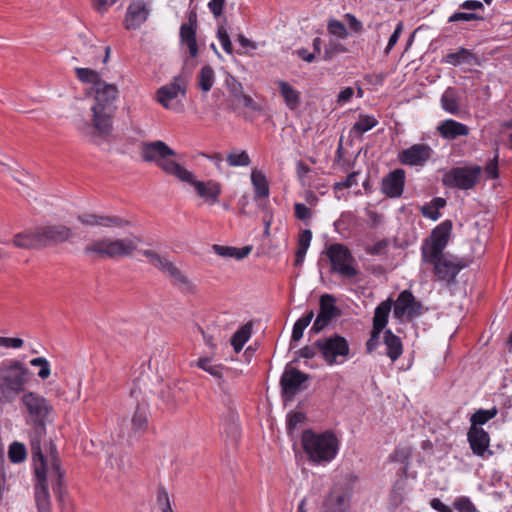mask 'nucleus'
Masks as SVG:
<instances>
[{
	"mask_svg": "<svg viewBox=\"0 0 512 512\" xmlns=\"http://www.w3.org/2000/svg\"><path fill=\"white\" fill-rule=\"evenodd\" d=\"M452 230V222L445 220L436 226L421 246L423 264L431 265L435 277L439 281L451 284L458 273L466 267V262L449 253H444Z\"/></svg>",
	"mask_w": 512,
	"mask_h": 512,
	"instance_id": "obj_1",
	"label": "nucleus"
},
{
	"mask_svg": "<svg viewBox=\"0 0 512 512\" xmlns=\"http://www.w3.org/2000/svg\"><path fill=\"white\" fill-rule=\"evenodd\" d=\"M33 377L26 364L16 358L0 362V403L11 404L26 392Z\"/></svg>",
	"mask_w": 512,
	"mask_h": 512,
	"instance_id": "obj_2",
	"label": "nucleus"
},
{
	"mask_svg": "<svg viewBox=\"0 0 512 512\" xmlns=\"http://www.w3.org/2000/svg\"><path fill=\"white\" fill-rule=\"evenodd\" d=\"M20 402L26 415V422L33 428L31 452L34 454V444L41 449L40 442L46 434V423L53 412V407L44 396L34 391L24 392Z\"/></svg>",
	"mask_w": 512,
	"mask_h": 512,
	"instance_id": "obj_3",
	"label": "nucleus"
},
{
	"mask_svg": "<svg viewBox=\"0 0 512 512\" xmlns=\"http://www.w3.org/2000/svg\"><path fill=\"white\" fill-rule=\"evenodd\" d=\"M301 445L308 460L317 465L330 463L339 450V440L331 431L317 433L311 429L304 430L301 435Z\"/></svg>",
	"mask_w": 512,
	"mask_h": 512,
	"instance_id": "obj_4",
	"label": "nucleus"
},
{
	"mask_svg": "<svg viewBox=\"0 0 512 512\" xmlns=\"http://www.w3.org/2000/svg\"><path fill=\"white\" fill-rule=\"evenodd\" d=\"M140 156L144 162L155 163L163 172L180 181L192 179V172L172 159L176 152L161 140L142 143Z\"/></svg>",
	"mask_w": 512,
	"mask_h": 512,
	"instance_id": "obj_5",
	"label": "nucleus"
},
{
	"mask_svg": "<svg viewBox=\"0 0 512 512\" xmlns=\"http://www.w3.org/2000/svg\"><path fill=\"white\" fill-rule=\"evenodd\" d=\"M138 237L124 239L102 238L84 248L86 255L95 254L100 258H118L130 256L138 247Z\"/></svg>",
	"mask_w": 512,
	"mask_h": 512,
	"instance_id": "obj_6",
	"label": "nucleus"
},
{
	"mask_svg": "<svg viewBox=\"0 0 512 512\" xmlns=\"http://www.w3.org/2000/svg\"><path fill=\"white\" fill-rule=\"evenodd\" d=\"M325 254L330 262V271L346 279L359 275L357 261L350 249L342 243H333L326 247Z\"/></svg>",
	"mask_w": 512,
	"mask_h": 512,
	"instance_id": "obj_7",
	"label": "nucleus"
},
{
	"mask_svg": "<svg viewBox=\"0 0 512 512\" xmlns=\"http://www.w3.org/2000/svg\"><path fill=\"white\" fill-rule=\"evenodd\" d=\"M142 254L148 259L149 263L164 273L171 284L184 293H194L196 286L178 267L171 262L168 257L160 255L153 250H143Z\"/></svg>",
	"mask_w": 512,
	"mask_h": 512,
	"instance_id": "obj_8",
	"label": "nucleus"
},
{
	"mask_svg": "<svg viewBox=\"0 0 512 512\" xmlns=\"http://www.w3.org/2000/svg\"><path fill=\"white\" fill-rule=\"evenodd\" d=\"M34 472L36 476L35 501L38 512H52L50 494L47 486L49 478L50 463L44 458L41 449L34 444V454H32Z\"/></svg>",
	"mask_w": 512,
	"mask_h": 512,
	"instance_id": "obj_9",
	"label": "nucleus"
},
{
	"mask_svg": "<svg viewBox=\"0 0 512 512\" xmlns=\"http://www.w3.org/2000/svg\"><path fill=\"white\" fill-rule=\"evenodd\" d=\"M188 77L179 74L172 81L158 88L156 92L157 102L165 109L174 112L182 110L181 99L186 96Z\"/></svg>",
	"mask_w": 512,
	"mask_h": 512,
	"instance_id": "obj_10",
	"label": "nucleus"
},
{
	"mask_svg": "<svg viewBox=\"0 0 512 512\" xmlns=\"http://www.w3.org/2000/svg\"><path fill=\"white\" fill-rule=\"evenodd\" d=\"M481 173L482 168L478 165L454 167L444 174L442 182L446 187L470 190L479 181Z\"/></svg>",
	"mask_w": 512,
	"mask_h": 512,
	"instance_id": "obj_11",
	"label": "nucleus"
},
{
	"mask_svg": "<svg viewBox=\"0 0 512 512\" xmlns=\"http://www.w3.org/2000/svg\"><path fill=\"white\" fill-rule=\"evenodd\" d=\"M315 345L328 365L344 363L350 352L347 340L340 335L317 340Z\"/></svg>",
	"mask_w": 512,
	"mask_h": 512,
	"instance_id": "obj_12",
	"label": "nucleus"
},
{
	"mask_svg": "<svg viewBox=\"0 0 512 512\" xmlns=\"http://www.w3.org/2000/svg\"><path fill=\"white\" fill-rule=\"evenodd\" d=\"M64 470L61 468L60 460L53 455L50 461L49 479L52 482V489L57 497L59 507L62 512H73V503L67 495V489L64 485Z\"/></svg>",
	"mask_w": 512,
	"mask_h": 512,
	"instance_id": "obj_13",
	"label": "nucleus"
},
{
	"mask_svg": "<svg viewBox=\"0 0 512 512\" xmlns=\"http://www.w3.org/2000/svg\"><path fill=\"white\" fill-rule=\"evenodd\" d=\"M98 40L93 37L80 36L77 43V53L86 63L97 64L98 62L107 63L110 57L111 49L109 46L98 45Z\"/></svg>",
	"mask_w": 512,
	"mask_h": 512,
	"instance_id": "obj_14",
	"label": "nucleus"
},
{
	"mask_svg": "<svg viewBox=\"0 0 512 512\" xmlns=\"http://www.w3.org/2000/svg\"><path fill=\"white\" fill-rule=\"evenodd\" d=\"M308 380V374L296 368H286L280 380L283 399L292 401L299 392L305 389L304 384Z\"/></svg>",
	"mask_w": 512,
	"mask_h": 512,
	"instance_id": "obj_15",
	"label": "nucleus"
},
{
	"mask_svg": "<svg viewBox=\"0 0 512 512\" xmlns=\"http://www.w3.org/2000/svg\"><path fill=\"white\" fill-rule=\"evenodd\" d=\"M434 151L428 144H414L398 154L401 164L407 166H424L432 157Z\"/></svg>",
	"mask_w": 512,
	"mask_h": 512,
	"instance_id": "obj_16",
	"label": "nucleus"
},
{
	"mask_svg": "<svg viewBox=\"0 0 512 512\" xmlns=\"http://www.w3.org/2000/svg\"><path fill=\"white\" fill-rule=\"evenodd\" d=\"M72 231L65 225H45L37 228V237L41 246H53L68 241Z\"/></svg>",
	"mask_w": 512,
	"mask_h": 512,
	"instance_id": "obj_17",
	"label": "nucleus"
},
{
	"mask_svg": "<svg viewBox=\"0 0 512 512\" xmlns=\"http://www.w3.org/2000/svg\"><path fill=\"white\" fill-rule=\"evenodd\" d=\"M150 14V8L146 0H132L127 7L124 26L127 30H136L144 24Z\"/></svg>",
	"mask_w": 512,
	"mask_h": 512,
	"instance_id": "obj_18",
	"label": "nucleus"
},
{
	"mask_svg": "<svg viewBox=\"0 0 512 512\" xmlns=\"http://www.w3.org/2000/svg\"><path fill=\"white\" fill-rule=\"evenodd\" d=\"M467 440L474 455L487 459L493 455L490 450V436L481 427H470L467 433Z\"/></svg>",
	"mask_w": 512,
	"mask_h": 512,
	"instance_id": "obj_19",
	"label": "nucleus"
},
{
	"mask_svg": "<svg viewBox=\"0 0 512 512\" xmlns=\"http://www.w3.org/2000/svg\"><path fill=\"white\" fill-rule=\"evenodd\" d=\"M333 295L324 294L320 297L319 313L313 323L312 330L316 333L324 329L335 317L339 316L340 311L335 305Z\"/></svg>",
	"mask_w": 512,
	"mask_h": 512,
	"instance_id": "obj_20",
	"label": "nucleus"
},
{
	"mask_svg": "<svg viewBox=\"0 0 512 512\" xmlns=\"http://www.w3.org/2000/svg\"><path fill=\"white\" fill-rule=\"evenodd\" d=\"M92 117V126L95 132L100 136H108L113 129V118L116 113V108H110L109 105L105 107L90 108Z\"/></svg>",
	"mask_w": 512,
	"mask_h": 512,
	"instance_id": "obj_21",
	"label": "nucleus"
},
{
	"mask_svg": "<svg viewBox=\"0 0 512 512\" xmlns=\"http://www.w3.org/2000/svg\"><path fill=\"white\" fill-rule=\"evenodd\" d=\"M306 498H303L298 507L297 512H307ZM349 497L347 493L333 489L325 498L321 512H345L348 507Z\"/></svg>",
	"mask_w": 512,
	"mask_h": 512,
	"instance_id": "obj_22",
	"label": "nucleus"
},
{
	"mask_svg": "<svg viewBox=\"0 0 512 512\" xmlns=\"http://www.w3.org/2000/svg\"><path fill=\"white\" fill-rule=\"evenodd\" d=\"M394 316L402 319L407 316L413 318L421 313V304L415 301V297L409 290L402 291L394 304Z\"/></svg>",
	"mask_w": 512,
	"mask_h": 512,
	"instance_id": "obj_23",
	"label": "nucleus"
},
{
	"mask_svg": "<svg viewBox=\"0 0 512 512\" xmlns=\"http://www.w3.org/2000/svg\"><path fill=\"white\" fill-rule=\"evenodd\" d=\"M405 171L397 168L389 172L381 181V192L389 198H399L405 186Z\"/></svg>",
	"mask_w": 512,
	"mask_h": 512,
	"instance_id": "obj_24",
	"label": "nucleus"
},
{
	"mask_svg": "<svg viewBox=\"0 0 512 512\" xmlns=\"http://www.w3.org/2000/svg\"><path fill=\"white\" fill-rule=\"evenodd\" d=\"M94 91V107H105L116 108L115 104L118 98V88L114 84L98 83V86Z\"/></svg>",
	"mask_w": 512,
	"mask_h": 512,
	"instance_id": "obj_25",
	"label": "nucleus"
},
{
	"mask_svg": "<svg viewBox=\"0 0 512 512\" xmlns=\"http://www.w3.org/2000/svg\"><path fill=\"white\" fill-rule=\"evenodd\" d=\"M186 183H190L194 186L197 194L208 201L211 204L217 203L219 200V196L222 192V188L220 183L209 180V181H197L194 179V174L192 173V179L190 181H185Z\"/></svg>",
	"mask_w": 512,
	"mask_h": 512,
	"instance_id": "obj_26",
	"label": "nucleus"
},
{
	"mask_svg": "<svg viewBox=\"0 0 512 512\" xmlns=\"http://www.w3.org/2000/svg\"><path fill=\"white\" fill-rule=\"evenodd\" d=\"M196 27L197 20L195 14H191L189 16V22L182 24L180 27L181 43L187 46L189 54L192 58L196 57L198 54V45L196 41Z\"/></svg>",
	"mask_w": 512,
	"mask_h": 512,
	"instance_id": "obj_27",
	"label": "nucleus"
},
{
	"mask_svg": "<svg viewBox=\"0 0 512 512\" xmlns=\"http://www.w3.org/2000/svg\"><path fill=\"white\" fill-rule=\"evenodd\" d=\"M437 132L443 139L455 140L458 137L468 136L470 129L466 124L454 119H446L437 126Z\"/></svg>",
	"mask_w": 512,
	"mask_h": 512,
	"instance_id": "obj_28",
	"label": "nucleus"
},
{
	"mask_svg": "<svg viewBox=\"0 0 512 512\" xmlns=\"http://www.w3.org/2000/svg\"><path fill=\"white\" fill-rule=\"evenodd\" d=\"M225 83L234 101H237L244 107L249 108L251 110L259 109L257 103L253 100L251 96L244 93L242 84L238 82L233 76L228 75L225 80Z\"/></svg>",
	"mask_w": 512,
	"mask_h": 512,
	"instance_id": "obj_29",
	"label": "nucleus"
},
{
	"mask_svg": "<svg viewBox=\"0 0 512 512\" xmlns=\"http://www.w3.org/2000/svg\"><path fill=\"white\" fill-rule=\"evenodd\" d=\"M78 220L88 226L122 227L128 224L127 221L114 216H101L91 213H84L78 216Z\"/></svg>",
	"mask_w": 512,
	"mask_h": 512,
	"instance_id": "obj_30",
	"label": "nucleus"
},
{
	"mask_svg": "<svg viewBox=\"0 0 512 512\" xmlns=\"http://www.w3.org/2000/svg\"><path fill=\"white\" fill-rule=\"evenodd\" d=\"M442 63L452 66H460L464 64L472 66L478 65L479 59L471 50L461 47L456 52L446 54L442 59Z\"/></svg>",
	"mask_w": 512,
	"mask_h": 512,
	"instance_id": "obj_31",
	"label": "nucleus"
},
{
	"mask_svg": "<svg viewBox=\"0 0 512 512\" xmlns=\"http://www.w3.org/2000/svg\"><path fill=\"white\" fill-rule=\"evenodd\" d=\"M383 342L386 347L385 354L389 359L392 362L398 360L403 353V344L400 337L395 335L390 329H387L384 331Z\"/></svg>",
	"mask_w": 512,
	"mask_h": 512,
	"instance_id": "obj_32",
	"label": "nucleus"
},
{
	"mask_svg": "<svg viewBox=\"0 0 512 512\" xmlns=\"http://www.w3.org/2000/svg\"><path fill=\"white\" fill-rule=\"evenodd\" d=\"M277 85L287 108L290 110L297 109L300 105V92L284 80H278Z\"/></svg>",
	"mask_w": 512,
	"mask_h": 512,
	"instance_id": "obj_33",
	"label": "nucleus"
},
{
	"mask_svg": "<svg viewBox=\"0 0 512 512\" xmlns=\"http://www.w3.org/2000/svg\"><path fill=\"white\" fill-rule=\"evenodd\" d=\"M212 249L217 255H219L221 257L235 258L238 260H241V259L247 257L252 250V248L250 246L236 248V247H232V246H224V245H219V244H214L212 246Z\"/></svg>",
	"mask_w": 512,
	"mask_h": 512,
	"instance_id": "obj_34",
	"label": "nucleus"
},
{
	"mask_svg": "<svg viewBox=\"0 0 512 512\" xmlns=\"http://www.w3.org/2000/svg\"><path fill=\"white\" fill-rule=\"evenodd\" d=\"M392 302L390 299L381 302L375 309L373 317L374 330H382L388 323Z\"/></svg>",
	"mask_w": 512,
	"mask_h": 512,
	"instance_id": "obj_35",
	"label": "nucleus"
},
{
	"mask_svg": "<svg viewBox=\"0 0 512 512\" xmlns=\"http://www.w3.org/2000/svg\"><path fill=\"white\" fill-rule=\"evenodd\" d=\"M446 205V200L441 197L433 198L429 203L424 204L421 208V214L433 221L440 218L441 214L439 210Z\"/></svg>",
	"mask_w": 512,
	"mask_h": 512,
	"instance_id": "obj_36",
	"label": "nucleus"
},
{
	"mask_svg": "<svg viewBox=\"0 0 512 512\" xmlns=\"http://www.w3.org/2000/svg\"><path fill=\"white\" fill-rule=\"evenodd\" d=\"M252 335V323L248 322L238 329L231 338V345L233 346L236 353H239L245 343L250 339Z\"/></svg>",
	"mask_w": 512,
	"mask_h": 512,
	"instance_id": "obj_37",
	"label": "nucleus"
},
{
	"mask_svg": "<svg viewBox=\"0 0 512 512\" xmlns=\"http://www.w3.org/2000/svg\"><path fill=\"white\" fill-rule=\"evenodd\" d=\"M251 182L255 190L256 198H266L269 196V186L265 175L258 170H252Z\"/></svg>",
	"mask_w": 512,
	"mask_h": 512,
	"instance_id": "obj_38",
	"label": "nucleus"
},
{
	"mask_svg": "<svg viewBox=\"0 0 512 512\" xmlns=\"http://www.w3.org/2000/svg\"><path fill=\"white\" fill-rule=\"evenodd\" d=\"M441 107L450 114H459L458 97L453 88H448L441 96Z\"/></svg>",
	"mask_w": 512,
	"mask_h": 512,
	"instance_id": "obj_39",
	"label": "nucleus"
},
{
	"mask_svg": "<svg viewBox=\"0 0 512 512\" xmlns=\"http://www.w3.org/2000/svg\"><path fill=\"white\" fill-rule=\"evenodd\" d=\"M13 244L18 248H34L40 245V241L37 237V229L33 232L19 233L14 236Z\"/></svg>",
	"mask_w": 512,
	"mask_h": 512,
	"instance_id": "obj_40",
	"label": "nucleus"
},
{
	"mask_svg": "<svg viewBox=\"0 0 512 512\" xmlns=\"http://www.w3.org/2000/svg\"><path fill=\"white\" fill-rule=\"evenodd\" d=\"M77 78L83 83L92 84V89H96L98 83H105L99 75V73L90 68H75Z\"/></svg>",
	"mask_w": 512,
	"mask_h": 512,
	"instance_id": "obj_41",
	"label": "nucleus"
},
{
	"mask_svg": "<svg viewBox=\"0 0 512 512\" xmlns=\"http://www.w3.org/2000/svg\"><path fill=\"white\" fill-rule=\"evenodd\" d=\"M215 81V73L211 66L205 65L198 74V85L203 92L211 90Z\"/></svg>",
	"mask_w": 512,
	"mask_h": 512,
	"instance_id": "obj_42",
	"label": "nucleus"
},
{
	"mask_svg": "<svg viewBox=\"0 0 512 512\" xmlns=\"http://www.w3.org/2000/svg\"><path fill=\"white\" fill-rule=\"evenodd\" d=\"M378 125V120L372 115L360 114L358 121H356L352 127V131L359 135L373 129Z\"/></svg>",
	"mask_w": 512,
	"mask_h": 512,
	"instance_id": "obj_43",
	"label": "nucleus"
},
{
	"mask_svg": "<svg viewBox=\"0 0 512 512\" xmlns=\"http://www.w3.org/2000/svg\"><path fill=\"white\" fill-rule=\"evenodd\" d=\"M497 408L493 407L491 409H479L474 414H472L470 418L471 426L470 427H479L481 425L486 424L489 420L494 418L497 415Z\"/></svg>",
	"mask_w": 512,
	"mask_h": 512,
	"instance_id": "obj_44",
	"label": "nucleus"
},
{
	"mask_svg": "<svg viewBox=\"0 0 512 512\" xmlns=\"http://www.w3.org/2000/svg\"><path fill=\"white\" fill-rule=\"evenodd\" d=\"M314 318V312L311 310L303 317L299 318L292 330V340L299 341L303 337L304 330L308 327V325L311 323L312 319Z\"/></svg>",
	"mask_w": 512,
	"mask_h": 512,
	"instance_id": "obj_45",
	"label": "nucleus"
},
{
	"mask_svg": "<svg viewBox=\"0 0 512 512\" xmlns=\"http://www.w3.org/2000/svg\"><path fill=\"white\" fill-rule=\"evenodd\" d=\"M132 430L136 432L145 431L148 427L147 413L144 408L137 407L131 420Z\"/></svg>",
	"mask_w": 512,
	"mask_h": 512,
	"instance_id": "obj_46",
	"label": "nucleus"
},
{
	"mask_svg": "<svg viewBox=\"0 0 512 512\" xmlns=\"http://www.w3.org/2000/svg\"><path fill=\"white\" fill-rule=\"evenodd\" d=\"M348 52L345 45L340 43L338 40H329L328 44L324 48L323 59L329 61L338 54H344Z\"/></svg>",
	"mask_w": 512,
	"mask_h": 512,
	"instance_id": "obj_47",
	"label": "nucleus"
},
{
	"mask_svg": "<svg viewBox=\"0 0 512 512\" xmlns=\"http://www.w3.org/2000/svg\"><path fill=\"white\" fill-rule=\"evenodd\" d=\"M226 161L231 167L248 166L251 163L250 157L246 151H232L227 157Z\"/></svg>",
	"mask_w": 512,
	"mask_h": 512,
	"instance_id": "obj_48",
	"label": "nucleus"
},
{
	"mask_svg": "<svg viewBox=\"0 0 512 512\" xmlns=\"http://www.w3.org/2000/svg\"><path fill=\"white\" fill-rule=\"evenodd\" d=\"M197 366L208 372L215 378H222L224 367L220 364H214L209 358H202L197 361Z\"/></svg>",
	"mask_w": 512,
	"mask_h": 512,
	"instance_id": "obj_49",
	"label": "nucleus"
},
{
	"mask_svg": "<svg viewBox=\"0 0 512 512\" xmlns=\"http://www.w3.org/2000/svg\"><path fill=\"white\" fill-rule=\"evenodd\" d=\"M30 365L33 367H39L37 376L41 380H46L51 375V365L45 357H36L30 360Z\"/></svg>",
	"mask_w": 512,
	"mask_h": 512,
	"instance_id": "obj_50",
	"label": "nucleus"
},
{
	"mask_svg": "<svg viewBox=\"0 0 512 512\" xmlns=\"http://www.w3.org/2000/svg\"><path fill=\"white\" fill-rule=\"evenodd\" d=\"M329 34L339 38L346 39L349 35L346 26L337 19H330L327 24Z\"/></svg>",
	"mask_w": 512,
	"mask_h": 512,
	"instance_id": "obj_51",
	"label": "nucleus"
},
{
	"mask_svg": "<svg viewBox=\"0 0 512 512\" xmlns=\"http://www.w3.org/2000/svg\"><path fill=\"white\" fill-rule=\"evenodd\" d=\"M9 459L13 463H20L26 458V448L22 443L13 442L8 451Z\"/></svg>",
	"mask_w": 512,
	"mask_h": 512,
	"instance_id": "obj_52",
	"label": "nucleus"
},
{
	"mask_svg": "<svg viewBox=\"0 0 512 512\" xmlns=\"http://www.w3.org/2000/svg\"><path fill=\"white\" fill-rule=\"evenodd\" d=\"M156 504H157V507L162 512H174L172 505H171L170 498H169V494L164 487L158 488Z\"/></svg>",
	"mask_w": 512,
	"mask_h": 512,
	"instance_id": "obj_53",
	"label": "nucleus"
},
{
	"mask_svg": "<svg viewBox=\"0 0 512 512\" xmlns=\"http://www.w3.org/2000/svg\"><path fill=\"white\" fill-rule=\"evenodd\" d=\"M453 506L459 512H477L475 505L465 496L455 499Z\"/></svg>",
	"mask_w": 512,
	"mask_h": 512,
	"instance_id": "obj_54",
	"label": "nucleus"
},
{
	"mask_svg": "<svg viewBox=\"0 0 512 512\" xmlns=\"http://www.w3.org/2000/svg\"><path fill=\"white\" fill-rule=\"evenodd\" d=\"M217 38H218L223 50L228 54H232L233 46H232L229 34L224 27L218 28Z\"/></svg>",
	"mask_w": 512,
	"mask_h": 512,
	"instance_id": "obj_55",
	"label": "nucleus"
},
{
	"mask_svg": "<svg viewBox=\"0 0 512 512\" xmlns=\"http://www.w3.org/2000/svg\"><path fill=\"white\" fill-rule=\"evenodd\" d=\"M359 173L358 172H352L350 173L345 180L343 181H340V182H337L334 184V190L335 192L339 191V190H343V189H347V188H351L353 186H356L358 185V177Z\"/></svg>",
	"mask_w": 512,
	"mask_h": 512,
	"instance_id": "obj_56",
	"label": "nucleus"
},
{
	"mask_svg": "<svg viewBox=\"0 0 512 512\" xmlns=\"http://www.w3.org/2000/svg\"><path fill=\"white\" fill-rule=\"evenodd\" d=\"M498 150L493 159H491L486 166L484 167V172L487 177L490 179H497L499 177V169H498Z\"/></svg>",
	"mask_w": 512,
	"mask_h": 512,
	"instance_id": "obj_57",
	"label": "nucleus"
},
{
	"mask_svg": "<svg viewBox=\"0 0 512 512\" xmlns=\"http://www.w3.org/2000/svg\"><path fill=\"white\" fill-rule=\"evenodd\" d=\"M24 345V341L18 337H3L0 336V347L6 349H19Z\"/></svg>",
	"mask_w": 512,
	"mask_h": 512,
	"instance_id": "obj_58",
	"label": "nucleus"
},
{
	"mask_svg": "<svg viewBox=\"0 0 512 512\" xmlns=\"http://www.w3.org/2000/svg\"><path fill=\"white\" fill-rule=\"evenodd\" d=\"M480 19H482V17L476 13L456 12L449 17L448 22L453 23L458 21H472Z\"/></svg>",
	"mask_w": 512,
	"mask_h": 512,
	"instance_id": "obj_59",
	"label": "nucleus"
},
{
	"mask_svg": "<svg viewBox=\"0 0 512 512\" xmlns=\"http://www.w3.org/2000/svg\"><path fill=\"white\" fill-rule=\"evenodd\" d=\"M388 241L387 240H381V241H378L377 243L371 245V246H368L366 248V252L369 254V255H373V256H380V255H383L386 253V250H387V247H388Z\"/></svg>",
	"mask_w": 512,
	"mask_h": 512,
	"instance_id": "obj_60",
	"label": "nucleus"
},
{
	"mask_svg": "<svg viewBox=\"0 0 512 512\" xmlns=\"http://www.w3.org/2000/svg\"><path fill=\"white\" fill-rule=\"evenodd\" d=\"M225 432L227 433V435L231 438V440L233 442H237V440L240 436V428L234 419L233 413L231 415V422H229L227 424V427L225 428Z\"/></svg>",
	"mask_w": 512,
	"mask_h": 512,
	"instance_id": "obj_61",
	"label": "nucleus"
},
{
	"mask_svg": "<svg viewBox=\"0 0 512 512\" xmlns=\"http://www.w3.org/2000/svg\"><path fill=\"white\" fill-rule=\"evenodd\" d=\"M305 420L302 412H293L288 415L287 429L291 432Z\"/></svg>",
	"mask_w": 512,
	"mask_h": 512,
	"instance_id": "obj_62",
	"label": "nucleus"
},
{
	"mask_svg": "<svg viewBox=\"0 0 512 512\" xmlns=\"http://www.w3.org/2000/svg\"><path fill=\"white\" fill-rule=\"evenodd\" d=\"M402 30H403V23L399 22L397 24L394 32L392 33V35L389 38L388 44L385 48V54H389L390 51L392 50V48L396 45V43L398 42L399 37L402 33Z\"/></svg>",
	"mask_w": 512,
	"mask_h": 512,
	"instance_id": "obj_63",
	"label": "nucleus"
},
{
	"mask_svg": "<svg viewBox=\"0 0 512 512\" xmlns=\"http://www.w3.org/2000/svg\"><path fill=\"white\" fill-rule=\"evenodd\" d=\"M295 216L302 221H307L311 218V210L303 203H296L294 205Z\"/></svg>",
	"mask_w": 512,
	"mask_h": 512,
	"instance_id": "obj_64",
	"label": "nucleus"
}]
</instances>
